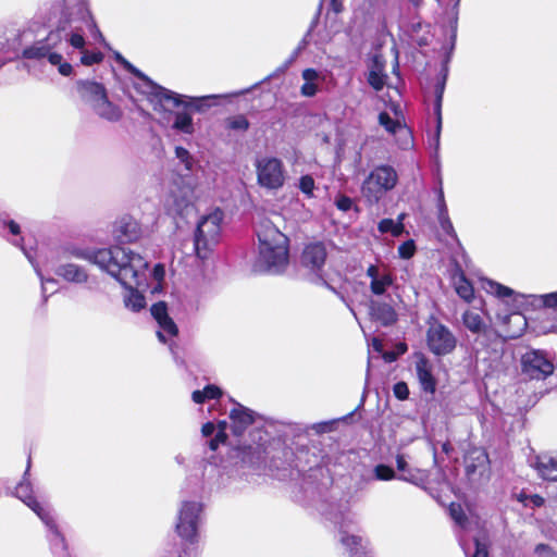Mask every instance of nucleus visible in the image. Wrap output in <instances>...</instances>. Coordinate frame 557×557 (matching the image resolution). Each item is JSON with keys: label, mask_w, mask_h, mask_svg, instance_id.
Listing matches in <instances>:
<instances>
[{"label": "nucleus", "mask_w": 557, "mask_h": 557, "mask_svg": "<svg viewBox=\"0 0 557 557\" xmlns=\"http://www.w3.org/2000/svg\"><path fill=\"white\" fill-rule=\"evenodd\" d=\"M120 60L124 67L136 76L134 88L151 104L158 115V122L178 133L193 135L195 133L193 114L205 112L215 104L216 99L225 97L223 95L191 97L177 94L152 82L125 59L120 57Z\"/></svg>", "instance_id": "f257e3e1"}, {"label": "nucleus", "mask_w": 557, "mask_h": 557, "mask_svg": "<svg viewBox=\"0 0 557 557\" xmlns=\"http://www.w3.org/2000/svg\"><path fill=\"white\" fill-rule=\"evenodd\" d=\"M72 255L97 265L120 282L127 289L124 296L126 308L134 312L145 308V296L137 288L146 284L148 262L140 255L120 246L77 248Z\"/></svg>", "instance_id": "f03ea898"}, {"label": "nucleus", "mask_w": 557, "mask_h": 557, "mask_svg": "<svg viewBox=\"0 0 557 557\" xmlns=\"http://www.w3.org/2000/svg\"><path fill=\"white\" fill-rule=\"evenodd\" d=\"M230 420L231 430L236 436H242L248 428H251L249 438L239 445L243 459L251 463L261 460L271 438V434L265 429V419L247 407L236 404L230 412Z\"/></svg>", "instance_id": "7ed1b4c3"}, {"label": "nucleus", "mask_w": 557, "mask_h": 557, "mask_svg": "<svg viewBox=\"0 0 557 557\" xmlns=\"http://www.w3.org/2000/svg\"><path fill=\"white\" fill-rule=\"evenodd\" d=\"M64 16L70 25L75 24L71 28L70 33L65 34V41L74 49L81 51L82 64L89 66L101 62L103 59V54L101 52L85 50V30H88L95 39L102 38V35L88 9V1L64 0Z\"/></svg>", "instance_id": "20e7f679"}, {"label": "nucleus", "mask_w": 557, "mask_h": 557, "mask_svg": "<svg viewBox=\"0 0 557 557\" xmlns=\"http://www.w3.org/2000/svg\"><path fill=\"white\" fill-rule=\"evenodd\" d=\"M259 253L255 269L272 274L282 273L288 264V238L268 219H261L256 228Z\"/></svg>", "instance_id": "39448f33"}, {"label": "nucleus", "mask_w": 557, "mask_h": 557, "mask_svg": "<svg viewBox=\"0 0 557 557\" xmlns=\"http://www.w3.org/2000/svg\"><path fill=\"white\" fill-rule=\"evenodd\" d=\"M65 28L50 32L46 38L35 41L22 51V57L27 60H42L58 67L63 76H70L73 73V66L63 60L60 50L65 39Z\"/></svg>", "instance_id": "423d86ee"}, {"label": "nucleus", "mask_w": 557, "mask_h": 557, "mask_svg": "<svg viewBox=\"0 0 557 557\" xmlns=\"http://www.w3.org/2000/svg\"><path fill=\"white\" fill-rule=\"evenodd\" d=\"M223 219V211L216 208L198 220L194 246L199 259H207L213 247L220 242Z\"/></svg>", "instance_id": "0eeeda50"}, {"label": "nucleus", "mask_w": 557, "mask_h": 557, "mask_svg": "<svg viewBox=\"0 0 557 557\" xmlns=\"http://www.w3.org/2000/svg\"><path fill=\"white\" fill-rule=\"evenodd\" d=\"M398 180V173L392 165H376L361 184L362 197L369 205H377L387 193L396 187Z\"/></svg>", "instance_id": "6e6552de"}, {"label": "nucleus", "mask_w": 557, "mask_h": 557, "mask_svg": "<svg viewBox=\"0 0 557 557\" xmlns=\"http://www.w3.org/2000/svg\"><path fill=\"white\" fill-rule=\"evenodd\" d=\"M203 505L199 500H182L175 522L176 533L191 544L198 540V528L201 522Z\"/></svg>", "instance_id": "1a4fd4ad"}, {"label": "nucleus", "mask_w": 557, "mask_h": 557, "mask_svg": "<svg viewBox=\"0 0 557 557\" xmlns=\"http://www.w3.org/2000/svg\"><path fill=\"white\" fill-rule=\"evenodd\" d=\"M221 476V468L215 461L201 459L194 465L187 476L186 488L189 493L200 494L220 485Z\"/></svg>", "instance_id": "9d476101"}, {"label": "nucleus", "mask_w": 557, "mask_h": 557, "mask_svg": "<svg viewBox=\"0 0 557 557\" xmlns=\"http://www.w3.org/2000/svg\"><path fill=\"white\" fill-rule=\"evenodd\" d=\"M482 288L486 293L499 298L513 297L515 302H517L519 298H522L535 308H552L557 310V292L543 295H523L492 280H483Z\"/></svg>", "instance_id": "9b49d317"}, {"label": "nucleus", "mask_w": 557, "mask_h": 557, "mask_svg": "<svg viewBox=\"0 0 557 557\" xmlns=\"http://www.w3.org/2000/svg\"><path fill=\"white\" fill-rule=\"evenodd\" d=\"M255 166L259 186L269 190H277L284 186L286 170L281 159L262 157L256 161Z\"/></svg>", "instance_id": "f8f14e48"}, {"label": "nucleus", "mask_w": 557, "mask_h": 557, "mask_svg": "<svg viewBox=\"0 0 557 557\" xmlns=\"http://www.w3.org/2000/svg\"><path fill=\"white\" fill-rule=\"evenodd\" d=\"M426 343L434 355L445 356L456 348L457 339L447 326L440 322H433L428 329Z\"/></svg>", "instance_id": "ddd939ff"}, {"label": "nucleus", "mask_w": 557, "mask_h": 557, "mask_svg": "<svg viewBox=\"0 0 557 557\" xmlns=\"http://www.w3.org/2000/svg\"><path fill=\"white\" fill-rule=\"evenodd\" d=\"M522 371L530 379L544 380L554 372V364L543 350L532 349L521 358Z\"/></svg>", "instance_id": "4468645a"}, {"label": "nucleus", "mask_w": 557, "mask_h": 557, "mask_svg": "<svg viewBox=\"0 0 557 557\" xmlns=\"http://www.w3.org/2000/svg\"><path fill=\"white\" fill-rule=\"evenodd\" d=\"M497 298L502 302L500 305H504V302L508 305L509 301H511L513 307V310L509 313L503 314L500 310H498V312L496 313L497 322L503 326H507V329L505 330L506 336L510 338H517L521 336L524 330L527 329L528 322L525 317L519 311H517V309L519 308L520 305L524 302L528 304V301L525 299L519 298V300L515 302L513 297Z\"/></svg>", "instance_id": "2eb2a0df"}, {"label": "nucleus", "mask_w": 557, "mask_h": 557, "mask_svg": "<svg viewBox=\"0 0 557 557\" xmlns=\"http://www.w3.org/2000/svg\"><path fill=\"white\" fill-rule=\"evenodd\" d=\"M326 260V249L322 243L309 244L305 247L301 255V265L314 275L313 281L317 284H329L321 274L322 268Z\"/></svg>", "instance_id": "dca6fc26"}, {"label": "nucleus", "mask_w": 557, "mask_h": 557, "mask_svg": "<svg viewBox=\"0 0 557 557\" xmlns=\"http://www.w3.org/2000/svg\"><path fill=\"white\" fill-rule=\"evenodd\" d=\"M30 458L27 460V467L21 482L15 487V496L21 499L38 518L52 510L51 507L42 505L34 496L33 485L29 481Z\"/></svg>", "instance_id": "f3484780"}, {"label": "nucleus", "mask_w": 557, "mask_h": 557, "mask_svg": "<svg viewBox=\"0 0 557 557\" xmlns=\"http://www.w3.org/2000/svg\"><path fill=\"white\" fill-rule=\"evenodd\" d=\"M40 521L45 524L47 529V539L50 544L51 552L55 557H67V543L66 540L61 532L53 510L49 511L48 513L44 515L41 518H39Z\"/></svg>", "instance_id": "a211bd4d"}, {"label": "nucleus", "mask_w": 557, "mask_h": 557, "mask_svg": "<svg viewBox=\"0 0 557 557\" xmlns=\"http://www.w3.org/2000/svg\"><path fill=\"white\" fill-rule=\"evenodd\" d=\"M150 311L159 325L157 336L161 343L166 344L168 338L176 336L178 330L174 321L168 314L165 302L160 301L152 305Z\"/></svg>", "instance_id": "6ab92c4d"}, {"label": "nucleus", "mask_w": 557, "mask_h": 557, "mask_svg": "<svg viewBox=\"0 0 557 557\" xmlns=\"http://www.w3.org/2000/svg\"><path fill=\"white\" fill-rule=\"evenodd\" d=\"M113 236L121 244L134 243L140 238L141 228L135 219L125 215L114 223Z\"/></svg>", "instance_id": "aec40b11"}, {"label": "nucleus", "mask_w": 557, "mask_h": 557, "mask_svg": "<svg viewBox=\"0 0 557 557\" xmlns=\"http://www.w3.org/2000/svg\"><path fill=\"white\" fill-rule=\"evenodd\" d=\"M76 88L82 100L86 104H88L90 109L95 107L104 96L108 95L104 85L95 81H77Z\"/></svg>", "instance_id": "412c9836"}, {"label": "nucleus", "mask_w": 557, "mask_h": 557, "mask_svg": "<svg viewBox=\"0 0 557 557\" xmlns=\"http://www.w3.org/2000/svg\"><path fill=\"white\" fill-rule=\"evenodd\" d=\"M370 278V290L375 296H382L386 290L394 284V275L386 270L379 268L375 264H371L366 272Z\"/></svg>", "instance_id": "4be33fe9"}, {"label": "nucleus", "mask_w": 557, "mask_h": 557, "mask_svg": "<svg viewBox=\"0 0 557 557\" xmlns=\"http://www.w3.org/2000/svg\"><path fill=\"white\" fill-rule=\"evenodd\" d=\"M54 273L66 283L75 285H86L90 277L84 267L73 262H62L58 264L54 269Z\"/></svg>", "instance_id": "5701e85b"}, {"label": "nucleus", "mask_w": 557, "mask_h": 557, "mask_svg": "<svg viewBox=\"0 0 557 557\" xmlns=\"http://www.w3.org/2000/svg\"><path fill=\"white\" fill-rule=\"evenodd\" d=\"M463 326L475 335L490 336L493 333L490 321H486L482 312L476 309H468L461 315Z\"/></svg>", "instance_id": "b1692460"}, {"label": "nucleus", "mask_w": 557, "mask_h": 557, "mask_svg": "<svg viewBox=\"0 0 557 557\" xmlns=\"http://www.w3.org/2000/svg\"><path fill=\"white\" fill-rule=\"evenodd\" d=\"M339 542L350 557H369L368 541L358 534L349 533L348 530L344 529V525L339 528Z\"/></svg>", "instance_id": "393cba45"}, {"label": "nucleus", "mask_w": 557, "mask_h": 557, "mask_svg": "<svg viewBox=\"0 0 557 557\" xmlns=\"http://www.w3.org/2000/svg\"><path fill=\"white\" fill-rule=\"evenodd\" d=\"M416 373L421 385V388L430 394H433L436 388V380L433 375V366L430 360L423 355L417 356Z\"/></svg>", "instance_id": "a878e982"}, {"label": "nucleus", "mask_w": 557, "mask_h": 557, "mask_svg": "<svg viewBox=\"0 0 557 557\" xmlns=\"http://www.w3.org/2000/svg\"><path fill=\"white\" fill-rule=\"evenodd\" d=\"M90 110L97 117L108 123H119L124 114L122 108L111 101L108 95Z\"/></svg>", "instance_id": "bb28decb"}, {"label": "nucleus", "mask_w": 557, "mask_h": 557, "mask_svg": "<svg viewBox=\"0 0 557 557\" xmlns=\"http://www.w3.org/2000/svg\"><path fill=\"white\" fill-rule=\"evenodd\" d=\"M370 317L371 319L382 326H388L396 322L397 314L391 305L371 301L370 302Z\"/></svg>", "instance_id": "cd10ccee"}, {"label": "nucleus", "mask_w": 557, "mask_h": 557, "mask_svg": "<svg viewBox=\"0 0 557 557\" xmlns=\"http://www.w3.org/2000/svg\"><path fill=\"white\" fill-rule=\"evenodd\" d=\"M304 84L300 87V95L312 98L319 92V84L324 81V75L314 69H305L301 73Z\"/></svg>", "instance_id": "c85d7f7f"}, {"label": "nucleus", "mask_w": 557, "mask_h": 557, "mask_svg": "<svg viewBox=\"0 0 557 557\" xmlns=\"http://www.w3.org/2000/svg\"><path fill=\"white\" fill-rule=\"evenodd\" d=\"M540 476L547 481H557V459L549 455H541L536 457L534 463Z\"/></svg>", "instance_id": "c756f323"}, {"label": "nucleus", "mask_w": 557, "mask_h": 557, "mask_svg": "<svg viewBox=\"0 0 557 557\" xmlns=\"http://www.w3.org/2000/svg\"><path fill=\"white\" fill-rule=\"evenodd\" d=\"M227 423L222 421L219 423V430L215 433V425L212 422H207L201 428V433L205 437H210L214 434V437L209 441V447L211 450H215L220 444L224 443L226 440V430Z\"/></svg>", "instance_id": "7c9ffc66"}, {"label": "nucleus", "mask_w": 557, "mask_h": 557, "mask_svg": "<svg viewBox=\"0 0 557 557\" xmlns=\"http://www.w3.org/2000/svg\"><path fill=\"white\" fill-rule=\"evenodd\" d=\"M455 290L460 298L467 302H471L474 297V289L471 283L465 276L462 271H459L454 276Z\"/></svg>", "instance_id": "2f4dec72"}, {"label": "nucleus", "mask_w": 557, "mask_h": 557, "mask_svg": "<svg viewBox=\"0 0 557 557\" xmlns=\"http://www.w3.org/2000/svg\"><path fill=\"white\" fill-rule=\"evenodd\" d=\"M222 396V389L213 384L207 385L203 389L194 391L191 399L196 404H202L208 399H218Z\"/></svg>", "instance_id": "473e14b6"}, {"label": "nucleus", "mask_w": 557, "mask_h": 557, "mask_svg": "<svg viewBox=\"0 0 557 557\" xmlns=\"http://www.w3.org/2000/svg\"><path fill=\"white\" fill-rule=\"evenodd\" d=\"M403 216L404 215L399 216L398 222H395L392 219H383V220H381L379 225H377L379 231L382 234L389 232L395 237L400 236L403 234V232H404Z\"/></svg>", "instance_id": "72a5a7b5"}, {"label": "nucleus", "mask_w": 557, "mask_h": 557, "mask_svg": "<svg viewBox=\"0 0 557 557\" xmlns=\"http://www.w3.org/2000/svg\"><path fill=\"white\" fill-rule=\"evenodd\" d=\"M396 472L394 469L389 466L380 463L376 465L373 470L372 474L366 479V481L376 480V481H391L396 479Z\"/></svg>", "instance_id": "f704fd0d"}, {"label": "nucleus", "mask_w": 557, "mask_h": 557, "mask_svg": "<svg viewBox=\"0 0 557 557\" xmlns=\"http://www.w3.org/2000/svg\"><path fill=\"white\" fill-rule=\"evenodd\" d=\"M437 221H438V224L442 228V231L453 237V238H457V234L455 232V228H454V225L450 221V218L448 215V209L447 207H444L442 205V208H437Z\"/></svg>", "instance_id": "c9c22d12"}, {"label": "nucleus", "mask_w": 557, "mask_h": 557, "mask_svg": "<svg viewBox=\"0 0 557 557\" xmlns=\"http://www.w3.org/2000/svg\"><path fill=\"white\" fill-rule=\"evenodd\" d=\"M379 123L391 134H396L398 131L408 133L400 122L393 120L387 112H381L379 114Z\"/></svg>", "instance_id": "e433bc0d"}, {"label": "nucleus", "mask_w": 557, "mask_h": 557, "mask_svg": "<svg viewBox=\"0 0 557 557\" xmlns=\"http://www.w3.org/2000/svg\"><path fill=\"white\" fill-rule=\"evenodd\" d=\"M297 186L307 198L314 197L315 182L311 175H302L299 178Z\"/></svg>", "instance_id": "4c0bfd02"}, {"label": "nucleus", "mask_w": 557, "mask_h": 557, "mask_svg": "<svg viewBox=\"0 0 557 557\" xmlns=\"http://www.w3.org/2000/svg\"><path fill=\"white\" fill-rule=\"evenodd\" d=\"M368 83L375 89L381 90L385 85V75L379 66L372 69L368 76Z\"/></svg>", "instance_id": "58836bf2"}, {"label": "nucleus", "mask_w": 557, "mask_h": 557, "mask_svg": "<svg viewBox=\"0 0 557 557\" xmlns=\"http://www.w3.org/2000/svg\"><path fill=\"white\" fill-rule=\"evenodd\" d=\"M396 466L398 471L401 472L397 479L407 481V482H413V475L411 474V469L408 467V462L404 455H397L396 457Z\"/></svg>", "instance_id": "ea45409f"}, {"label": "nucleus", "mask_w": 557, "mask_h": 557, "mask_svg": "<svg viewBox=\"0 0 557 557\" xmlns=\"http://www.w3.org/2000/svg\"><path fill=\"white\" fill-rule=\"evenodd\" d=\"M175 156L187 171H191L194 166V159L189 151L183 147L175 148Z\"/></svg>", "instance_id": "a19ab883"}, {"label": "nucleus", "mask_w": 557, "mask_h": 557, "mask_svg": "<svg viewBox=\"0 0 557 557\" xmlns=\"http://www.w3.org/2000/svg\"><path fill=\"white\" fill-rule=\"evenodd\" d=\"M449 515L451 519L460 527H465V522L467 520V517L465 515V511L459 504L451 503L449 506Z\"/></svg>", "instance_id": "79ce46f5"}, {"label": "nucleus", "mask_w": 557, "mask_h": 557, "mask_svg": "<svg viewBox=\"0 0 557 557\" xmlns=\"http://www.w3.org/2000/svg\"><path fill=\"white\" fill-rule=\"evenodd\" d=\"M227 126L234 131H246L249 127V122L244 115H236L227 120Z\"/></svg>", "instance_id": "37998d69"}, {"label": "nucleus", "mask_w": 557, "mask_h": 557, "mask_svg": "<svg viewBox=\"0 0 557 557\" xmlns=\"http://www.w3.org/2000/svg\"><path fill=\"white\" fill-rule=\"evenodd\" d=\"M414 252H416V245L412 239L404 242L398 247V256L401 259H410L414 255Z\"/></svg>", "instance_id": "c03bdc74"}, {"label": "nucleus", "mask_w": 557, "mask_h": 557, "mask_svg": "<svg viewBox=\"0 0 557 557\" xmlns=\"http://www.w3.org/2000/svg\"><path fill=\"white\" fill-rule=\"evenodd\" d=\"M393 392H394V395L399 399V400H405L408 398L409 396V388H408V385L405 383V382H398L394 385V388H393Z\"/></svg>", "instance_id": "a18cd8bd"}, {"label": "nucleus", "mask_w": 557, "mask_h": 557, "mask_svg": "<svg viewBox=\"0 0 557 557\" xmlns=\"http://www.w3.org/2000/svg\"><path fill=\"white\" fill-rule=\"evenodd\" d=\"M335 205L336 207L341 210V211H348L350 210L351 206H352V200L347 197V196H339L336 198L335 200Z\"/></svg>", "instance_id": "49530a36"}, {"label": "nucleus", "mask_w": 557, "mask_h": 557, "mask_svg": "<svg viewBox=\"0 0 557 557\" xmlns=\"http://www.w3.org/2000/svg\"><path fill=\"white\" fill-rule=\"evenodd\" d=\"M475 552L472 557H488V552L485 544L481 543L478 539L474 542Z\"/></svg>", "instance_id": "de8ad7c7"}, {"label": "nucleus", "mask_w": 557, "mask_h": 557, "mask_svg": "<svg viewBox=\"0 0 557 557\" xmlns=\"http://www.w3.org/2000/svg\"><path fill=\"white\" fill-rule=\"evenodd\" d=\"M165 275L164 267L160 263L156 264L152 271V276L157 282L163 281Z\"/></svg>", "instance_id": "09e8293b"}, {"label": "nucleus", "mask_w": 557, "mask_h": 557, "mask_svg": "<svg viewBox=\"0 0 557 557\" xmlns=\"http://www.w3.org/2000/svg\"><path fill=\"white\" fill-rule=\"evenodd\" d=\"M455 40H456V28H454V32L451 34L449 52H448V54H447V57H446V59L444 61V71H445V73L447 72V63L450 60V55H451L454 47H455Z\"/></svg>", "instance_id": "8fccbe9b"}, {"label": "nucleus", "mask_w": 557, "mask_h": 557, "mask_svg": "<svg viewBox=\"0 0 557 557\" xmlns=\"http://www.w3.org/2000/svg\"><path fill=\"white\" fill-rule=\"evenodd\" d=\"M442 205L444 207H447L446 202H445V198H444V191H443L442 183L440 182V186H438V189H437V208H442Z\"/></svg>", "instance_id": "3c124183"}, {"label": "nucleus", "mask_w": 557, "mask_h": 557, "mask_svg": "<svg viewBox=\"0 0 557 557\" xmlns=\"http://www.w3.org/2000/svg\"><path fill=\"white\" fill-rule=\"evenodd\" d=\"M385 362H394L398 358V354L395 351H384L382 355Z\"/></svg>", "instance_id": "603ef678"}, {"label": "nucleus", "mask_w": 557, "mask_h": 557, "mask_svg": "<svg viewBox=\"0 0 557 557\" xmlns=\"http://www.w3.org/2000/svg\"><path fill=\"white\" fill-rule=\"evenodd\" d=\"M371 346L373 347V349L377 352H383V344L381 342V339H379L377 337H373L371 339Z\"/></svg>", "instance_id": "864d4df0"}, {"label": "nucleus", "mask_w": 557, "mask_h": 557, "mask_svg": "<svg viewBox=\"0 0 557 557\" xmlns=\"http://www.w3.org/2000/svg\"><path fill=\"white\" fill-rule=\"evenodd\" d=\"M530 500L534 507H540L544 504V498L540 495H533L530 497Z\"/></svg>", "instance_id": "5fc2aeb1"}, {"label": "nucleus", "mask_w": 557, "mask_h": 557, "mask_svg": "<svg viewBox=\"0 0 557 557\" xmlns=\"http://www.w3.org/2000/svg\"><path fill=\"white\" fill-rule=\"evenodd\" d=\"M535 553L536 554H548L550 553V548L548 545H545V544H539L536 547H535Z\"/></svg>", "instance_id": "6e6d98bb"}, {"label": "nucleus", "mask_w": 557, "mask_h": 557, "mask_svg": "<svg viewBox=\"0 0 557 557\" xmlns=\"http://www.w3.org/2000/svg\"><path fill=\"white\" fill-rule=\"evenodd\" d=\"M331 8L335 13H339L342 11V1L341 0H330Z\"/></svg>", "instance_id": "4d7b16f0"}, {"label": "nucleus", "mask_w": 557, "mask_h": 557, "mask_svg": "<svg viewBox=\"0 0 557 557\" xmlns=\"http://www.w3.org/2000/svg\"><path fill=\"white\" fill-rule=\"evenodd\" d=\"M445 77L446 75L444 76V79L443 82L436 87V92H437V101L438 103L441 102L442 100V96H443V91H444V86H445Z\"/></svg>", "instance_id": "13d9d810"}, {"label": "nucleus", "mask_w": 557, "mask_h": 557, "mask_svg": "<svg viewBox=\"0 0 557 557\" xmlns=\"http://www.w3.org/2000/svg\"><path fill=\"white\" fill-rule=\"evenodd\" d=\"M397 350H398V351H397L396 354H398V356H399V355L405 354V352L407 351V346H406V344H399V345L397 346Z\"/></svg>", "instance_id": "bf43d9fd"}, {"label": "nucleus", "mask_w": 557, "mask_h": 557, "mask_svg": "<svg viewBox=\"0 0 557 557\" xmlns=\"http://www.w3.org/2000/svg\"><path fill=\"white\" fill-rule=\"evenodd\" d=\"M441 126H442V121H441V116H438V124H437V140H440Z\"/></svg>", "instance_id": "052dcab7"}, {"label": "nucleus", "mask_w": 557, "mask_h": 557, "mask_svg": "<svg viewBox=\"0 0 557 557\" xmlns=\"http://www.w3.org/2000/svg\"><path fill=\"white\" fill-rule=\"evenodd\" d=\"M552 331L557 333V323L555 325L552 326Z\"/></svg>", "instance_id": "680f3d73"}, {"label": "nucleus", "mask_w": 557, "mask_h": 557, "mask_svg": "<svg viewBox=\"0 0 557 557\" xmlns=\"http://www.w3.org/2000/svg\"><path fill=\"white\" fill-rule=\"evenodd\" d=\"M176 461L180 462V463L182 462V459H181L180 456L176 457Z\"/></svg>", "instance_id": "e2e57ef3"}]
</instances>
